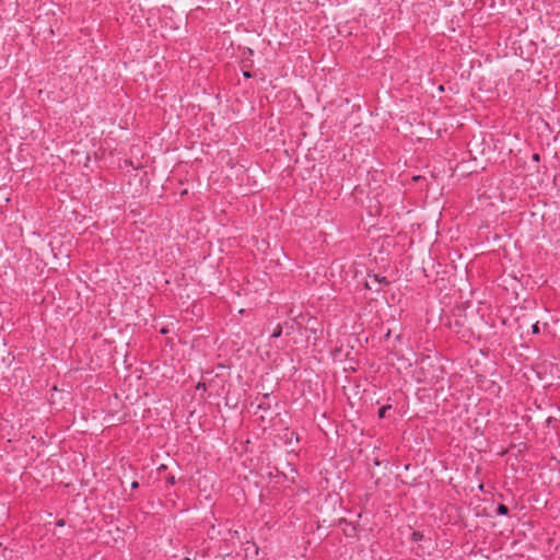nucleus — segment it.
<instances>
[{
  "label": "nucleus",
  "instance_id": "nucleus-4",
  "mask_svg": "<svg viewBox=\"0 0 560 560\" xmlns=\"http://www.w3.org/2000/svg\"><path fill=\"white\" fill-rule=\"evenodd\" d=\"M532 332L533 334H538L539 332V324L536 323L532 326Z\"/></svg>",
  "mask_w": 560,
  "mask_h": 560
},
{
  "label": "nucleus",
  "instance_id": "nucleus-2",
  "mask_svg": "<svg viewBox=\"0 0 560 560\" xmlns=\"http://www.w3.org/2000/svg\"><path fill=\"white\" fill-rule=\"evenodd\" d=\"M390 408L392 407L389 405L381 407L380 410H378V417L380 418H384L386 412H387V410H389Z\"/></svg>",
  "mask_w": 560,
  "mask_h": 560
},
{
  "label": "nucleus",
  "instance_id": "nucleus-8",
  "mask_svg": "<svg viewBox=\"0 0 560 560\" xmlns=\"http://www.w3.org/2000/svg\"><path fill=\"white\" fill-rule=\"evenodd\" d=\"M185 560H190L189 558H185Z\"/></svg>",
  "mask_w": 560,
  "mask_h": 560
},
{
  "label": "nucleus",
  "instance_id": "nucleus-6",
  "mask_svg": "<svg viewBox=\"0 0 560 560\" xmlns=\"http://www.w3.org/2000/svg\"><path fill=\"white\" fill-rule=\"evenodd\" d=\"M131 487H132L133 489L138 488V482H137V481H133V482L131 483Z\"/></svg>",
  "mask_w": 560,
  "mask_h": 560
},
{
  "label": "nucleus",
  "instance_id": "nucleus-9",
  "mask_svg": "<svg viewBox=\"0 0 560 560\" xmlns=\"http://www.w3.org/2000/svg\"><path fill=\"white\" fill-rule=\"evenodd\" d=\"M0 560H2V559L0 558Z\"/></svg>",
  "mask_w": 560,
  "mask_h": 560
},
{
  "label": "nucleus",
  "instance_id": "nucleus-7",
  "mask_svg": "<svg viewBox=\"0 0 560 560\" xmlns=\"http://www.w3.org/2000/svg\"><path fill=\"white\" fill-rule=\"evenodd\" d=\"M539 156L538 154H534V160L538 161Z\"/></svg>",
  "mask_w": 560,
  "mask_h": 560
},
{
  "label": "nucleus",
  "instance_id": "nucleus-5",
  "mask_svg": "<svg viewBox=\"0 0 560 560\" xmlns=\"http://www.w3.org/2000/svg\"><path fill=\"white\" fill-rule=\"evenodd\" d=\"M281 335V329H277L272 332V337H279Z\"/></svg>",
  "mask_w": 560,
  "mask_h": 560
},
{
  "label": "nucleus",
  "instance_id": "nucleus-3",
  "mask_svg": "<svg viewBox=\"0 0 560 560\" xmlns=\"http://www.w3.org/2000/svg\"><path fill=\"white\" fill-rule=\"evenodd\" d=\"M411 537L413 541H419L422 539L423 535L420 532H413Z\"/></svg>",
  "mask_w": 560,
  "mask_h": 560
},
{
  "label": "nucleus",
  "instance_id": "nucleus-1",
  "mask_svg": "<svg viewBox=\"0 0 560 560\" xmlns=\"http://www.w3.org/2000/svg\"><path fill=\"white\" fill-rule=\"evenodd\" d=\"M509 513V509L508 506H505L504 504H500L498 508H497V514L498 515H506Z\"/></svg>",
  "mask_w": 560,
  "mask_h": 560
}]
</instances>
